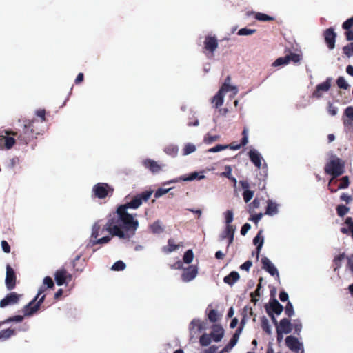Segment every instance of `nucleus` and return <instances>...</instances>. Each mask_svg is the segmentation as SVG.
Returning <instances> with one entry per match:
<instances>
[{
  "label": "nucleus",
  "instance_id": "33",
  "mask_svg": "<svg viewBox=\"0 0 353 353\" xmlns=\"http://www.w3.org/2000/svg\"><path fill=\"white\" fill-rule=\"evenodd\" d=\"M326 110L328 114L332 117L336 116L339 112L338 107L330 101L327 102Z\"/></svg>",
  "mask_w": 353,
  "mask_h": 353
},
{
  "label": "nucleus",
  "instance_id": "8",
  "mask_svg": "<svg viewBox=\"0 0 353 353\" xmlns=\"http://www.w3.org/2000/svg\"><path fill=\"white\" fill-rule=\"evenodd\" d=\"M332 78H327L325 81L318 84L312 94V97L316 99L322 98L324 94L329 91L332 85Z\"/></svg>",
  "mask_w": 353,
  "mask_h": 353
},
{
  "label": "nucleus",
  "instance_id": "59",
  "mask_svg": "<svg viewBox=\"0 0 353 353\" xmlns=\"http://www.w3.org/2000/svg\"><path fill=\"white\" fill-rule=\"evenodd\" d=\"M36 115L41 118V121L43 123L46 121V110L40 109L36 111Z\"/></svg>",
  "mask_w": 353,
  "mask_h": 353
},
{
  "label": "nucleus",
  "instance_id": "30",
  "mask_svg": "<svg viewBox=\"0 0 353 353\" xmlns=\"http://www.w3.org/2000/svg\"><path fill=\"white\" fill-rule=\"evenodd\" d=\"M15 334V330L8 328L0 331V340H6Z\"/></svg>",
  "mask_w": 353,
  "mask_h": 353
},
{
  "label": "nucleus",
  "instance_id": "26",
  "mask_svg": "<svg viewBox=\"0 0 353 353\" xmlns=\"http://www.w3.org/2000/svg\"><path fill=\"white\" fill-rule=\"evenodd\" d=\"M239 338V334L236 333L230 339L229 343L222 350V353L229 352L237 343Z\"/></svg>",
  "mask_w": 353,
  "mask_h": 353
},
{
  "label": "nucleus",
  "instance_id": "17",
  "mask_svg": "<svg viewBox=\"0 0 353 353\" xmlns=\"http://www.w3.org/2000/svg\"><path fill=\"white\" fill-rule=\"evenodd\" d=\"M343 122L346 128H351L353 125V107L349 106L345 110Z\"/></svg>",
  "mask_w": 353,
  "mask_h": 353
},
{
  "label": "nucleus",
  "instance_id": "36",
  "mask_svg": "<svg viewBox=\"0 0 353 353\" xmlns=\"http://www.w3.org/2000/svg\"><path fill=\"white\" fill-rule=\"evenodd\" d=\"M196 150V148L195 145L190 143H187L183 149V155H188L190 154H192L194 152H195Z\"/></svg>",
  "mask_w": 353,
  "mask_h": 353
},
{
  "label": "nucleus",
  "instance_id": "60",
  "mask_svg": "<svg viewBox=\"0 0 353 353\" xmlns=\"http://www.w3.org/2000/svg\"><path fill=\"white\" fill-rule=\"evenodd\" d=\"M1 244L2 250L4 252H6V253L10 252V246L9 245L8 243L6 241L3 240L1 243Z\"/></svg>",
  "mask_w": 353,
  "mask_h": 353
},
{
  "label": "nucleus",
  "instance_id": "37",
  "mask_svg": "<svg viewBox=\"0 0 353 353\" xmlns=\"http://www.w3.org/2000/svg\"><path fill=\"white\" fill-rule=\"evenodd\" d=\"M219 139V135H210V134H206L204 137L203 142L206 144H211L212 143L218 141Z\"/></svg>",
  "mask_w": 353,
  "mask_h": 353
},
{
  "label": "nucleus",
  "instance_id": "19",
  "mask_svg": "<svg viewBox=\"0 0 353 353\" xmlns=\"http://www.w3.org/2000/svg\"><path fill=\"white\" fill-rule=\"evenodd\" d=\"M226 90L225 86H221V89L219 90L217 94L212 98V103L214 104V107L218 108L221 107L224 101V90Z\"/></svg>",
  "mask_w": 353,
  "mask_h": 353
},
{
  "label": "nucleus",
  "instance_id": "45",
  "mask_svg": "<svg viewBox=\"0 0 353 353\" xmlns=\"http://www.w3.org/2000/svg\"><path fill=\"white\" fill-rule=\"evenodd\" d=\"M226 149H228V146H225V145H216L214 147L208 149L207 152L210 153H215Z\"/></svg>",
  "mask_w": 353,
  "mask_h": 353
},
{
  "label": "nucleus",
  "instance_id": "27",
  "mask_svg": "<svg viewBox=\"0 0 353 353\" xmlns=\"http://www.w3.org/2000/svg\"><path fill=\"white\" fill-rule=\"evenodd\" d=\"M261 234H262V231H259V233L257 234V235L254 237V239L253 240L254 245H256L257 246L256 247L257 256H259V254L260 253V251L262 248V246H263V242H264V239Z\"/></svg>",
  "mask_w": 353,
  "mask_h": 353
},
{
  "label": "nucleus",
  "instance_id": "20",
  "mask_svg": "<svg viewBox=\"0 0 353 353\" xmlns=\"http://www.w3.org/2000/svg\"><path fill=\"white\" fill-rule=\"evenodd\" d=\"M15 143V139L4 135H0V150L4 148L9 150L12 148Z\"/></svg>",
  "mask_w": 353,
  "mask_h": 353
},
{
  "label": "nucleus",
  "instance_id": "47",
  "mask_svg": "<svg viewBox=\"0 0 353 353\" xmlns=\"http://www.w3.org/2000/svg\"><path fill=\"white\" fill-rule=\"evenodd\" d=\"M336 210L339 216H343L349 212V208L340 205L337 207Z\"/></svg>",
  "mask_w": 353,
  "mask_h": 353
},
{
  "label": "nucleus",
  "instance_id": "35",
  "mask_svg": "<svg viewBox=\"0 0 353 353\" xmlns=\"http://www.w3.org/2000/svg\"><path fill=\"white\" fill-rule=\"evenodd\" d=\"M194 255L192 250H187L183 257V262L190 264L192 262Z\"/></svg>",
  "mask_w": 353,
  "mask_h": 353
},
{
  "label": "nucleus",
  "instance_id": "21",
  "mask_svg": "<svg viewBox=\"0 0 353 353\" xmlns=\"http://www.w3.org/2000/svg\"><path fill=\"white\" fill-rule=\"evenodd\" d=\"M336 34L332 29H328L325 33V41L330 49H333L335 46Z\"/></svg>",
  "mask_w": 353,
  "mask_h": 353
},
{
  "label": "nucleus",
  "instance_id": "51",
  "mask_svg": "<svg viewBox=\"0 0 353 353\" xmlns=\"http://www.w3.org/2000/svg\"><path fill=\"white\" fill-rule=\"evenodd\" d=\"M337 85L342 89H347L349 87L348 83H347L346 80L343 77H341L337 79Z\"/></svg>",
  "mask_w": 353,
  "mask_h": 353
},
{
  "label": "nucleus",
  "instance_id": "54",
  "mask_svg": "<svg viewBox=\"0 0 353 353\" xmlns=\"http://www.w3.org/2000/svg\"><path fill=\"white\" fill-rule=\"evenodd\" d=\"M143 165L148 168L152 172H154V161L146 159L143 161Z\"/></svg>",
  "mask_w": 353,
  "mask_h": 353
},
{
  "label": "nucleus",
  "instance_id": "5",
  "mask_svg": "<svg viewBox=\"0 0 353 353\" xmlns=\"http://www.w3.org/2000/svg\"><path fill=\"white\" fill-rule=\"evenodd\" d=\"M153 193L152 190L144 191L140 194H137L134 196L132 199L125 203V204L120 205L121 207H124L125 210H128L129 208L137 209L138 208L143 202H147Z\"/></svg>",
  "mask_w": 353,
  "mask_h": 353
},
{
  "label": "nucleus",
  "instance_id": "41",
  "mask_svg": "<svg viewBox=\"0 0 353 353\" xmlns=\"http://www.w3.org/2000/svg\"><path fill=\"white\" fill-rule=\"evenodd\" d=\"M225 172L221 174L222 176H224L229 179L232 180L235 183H236V179L232 176V168L230 165H226L225 167Z\"/></svg>",
  "mask_w": 353,
  "mask_h": 353
},
{
  "label": "nucleus",
  "instance_id": "43",
  "mask_svg": "<svg viewBox=\"0 0 353 353\" xmlns=\"http://www.w3.org/2000/svg\"><path fill=\"white\" fill-rule=\"evenodd\" d=\"M23 317L22 316L16 315V316L8 318L7 319H6L3 322H1L0 323V325L5 324V323H8L13 322V321L21 322L23 321Z\"/></svg>",
  "mask_w": 353,
  "mask_h": 353
},
{
  "label": "nucleus",
  "instance_id": "3",
  "mask_svg": "<svg viewBox=\"0 0 353 353\" xmlns=\"http://www.w3.org/2000/svg\"><path fill=\"white\" fill-rule=\"evenodd\" d=\"M48 289L46 286L42 285L38 291L37 296L33 300H32L28 304L24 306L23 312L26 316H31L34 314L40 308L41 305L43 303L46 295H42L45 291Z\"/></svg>",
  "mask_w": 353,
  "mask_h": 353
},
{
  "label": "nucleus",
  "instance_id": "40",
  "mask_svg": "<svg viewBox=\"0 0 353 353\" xmlns=\"http://www.w3.org/2000/svg\"><path fill=\"white\" fill-rule=\"evenodd\" d=\"M255 18L261 21H272L274 19L273 17L268 16L265 14L261 13V12H256L255 13Z\"/></svg>",
  "mask_w": 353,
  "mask_h": 353
},
{
  "label": "nucleus",
  "instance_id": "14",
  "mask_svg": "<svg viewBox=\"0 0 353 353\" xmlns=\"http://www.w3.org/2000/svg\"><path fill=\"white\" fill-rule=\"evenodd\" d=\"M72 276L68 274L65 269H61L56 271L54 274V279L58 285H62L65 283L67 279L71 280Z\"/></svg>",
  "mask_w": 353,
  "mask_h": 353
},
{
  "label": "nucleus",
  "instance_id": "6",
  "mask_svg": "<svg viewBox=\"0 0 353 353\" xmlns=\"http://www.w3.org/2000/svg\"><path fill=\"white\" fill-rule=\"evenodd\" d=\"M92 191L96 197L99 199H104L109 194L112 195L114 189L107 183H99L93 187Z\"/></svg>",
  "mask_w": 353,
  "mask_h": 353
},
{
  "label": "nucleus",
  "instance_id": "46",
  "mask_svg": "<svg viewBox=\"0 0 353 353\" xmlns=\"http://www.w3.org/2000/svg\"><path fill=\"white\" fill-rule=\"evenodd\" d=\"M349 183H350V181H349L348 176H345L341 179V183L339 185L338 189H339V190L345 189L349 186Z\"/></svg>",
  "mask_w": 353,
  "mask_h": 353
},
{
  "label": "nucleus",
  "instance_id": "10",
  "mask_svg": "<svg viewBox=\"0 0 353 353\" xmlns=\"http://www.w3.org/2000/svg\"><path fill=\"white\" fill-rule=\"evenodd\" d=\"M16 275L14 270L8 265L6 267V285L8 290H13L16 286Z\"/></svg>",
  "mask_w": 353,
  "mask_h": 353
},
{
  "label": "nucleus",
  "instance_id": "49",
  "mask_svg": "<svg viewBox=\"0 0 353 353\" xmlns=\"http://www.w3.org/2000/svg\"><path fill=\"white\" fill-rule=\"evenodd\" d=\"M243 199L245 203H248L254 196V192L246 190L243 194Z\"/></svg>",
  "mask_w": 353,
  "mask_h": 353
},
{
  "label": "nucleus",
  "instance_id": "16",
  "mask_svg": "<svg viewBox=\"0 0 353 353\" xmlns=\"http://www.w3.org/2000/svg\"><path fill=\"white\" fill-rule=\"evenodd\" d=\"M263 268L269 272L272 276H279V272L272 261L267 257L261 259Z\"/></svg>",
  "mask_w": 353,
  "mask_h": 353
},
{
  "label": "nucleus",
  "instance_id": "22",
  "mask_svg": "<svg viewBox=\"0 0 353 353\" xmlns=\"http://www.w3.org/2000/svg\"><path fill=\"white\" fill-rule=\"evenodd\" d=\"M218 46L217 39L214 37L208 36L205 41V48L211 52H214Z\"/></svg>",
  "mask_w": 353,
  "mask_h": 353
},
{
  "label": "nucleus",
  "instance_id": "31",
  "mask_svg": "<svg viewBox=\"0 0 353 353\" xmlns=\"http://www.w3.org/2000/svg\"><path fill=\"white\" fill-rule=\"evenodd\" d=\"M104 231H103V228H101L99 221L94 223L92 228L91 238L97 239L99 234L103 233Z\"/></svg>",
  "mask_w": 353,
  "mask_h": 353
},
{
  "label": "nucleus",
  "instance_id": "63",
  "mask_svg": "<svg viewBox=\"0 0 353 353\" xmlns=\"http://www.w3.org/2000/svg\"><path fill=\"white\" fill-rule=\"evenodd\" d=\"M19 162V159L18 157H13L9 160L8 166L11 168H13L18 164Z\"/></svg>",
  "mask_w": 353,
  "mask_h": 353
},
{
  "label": "nucleus",
  "instance_id": "39",
  "mask_svg": "<svg viewBox=\"0 0 353 353\" xmlns=\"http://www.w3.org/2000/svg\"><path fill=\"white\" fill-rule=\"evenodd\" d=\"M288 63V58L287 57V56H285L284 57H279L277 59H276L274 62L272 63V66L277 67L283 65H287Z\"/></svg>",
  "mask_w": 353,
  "mask_h": 353
},
{
  "label": "nucleus",
  "instance_id": "64",
  "mask_svg": "<svg viewBox=\"0 0 353 353\" xmlns=\"http://www.w3.org/2000/svg\"><path fill=\"white\" fill-rule=\"evenodd\" d=\"M347 226H350V234L353 237V221L351 218H347L345 222Z\"/></svg>",
  "mask_w": 353,
  "mask_h": 353
},
{
  "label": "nucleus",
  "instance_id": "18",
  "mask_svg": "<svg viewBox=\"0 0 353 353\" xmlns=\"http://www.w3.org/2000/svg\"><path fill=\"white\" fill-rule=\"evenodd\" d=\"M248 155L254 165L258 168H261L263 157L260 152L255 149H251L248 153Z\"/></svg>",
  "mask_w": 353,
  "mask_h": 353
},
{
  "label": "nucleus",
  "instance_id": "13",
  "mask_svg": "<svg viewBox=\"0 0 353 353\" xmlns=\"http://www.w3.org/2000/svg\"><path fill=\"white\" fill-rule=\"evenodd\" d=\"M277 334H278V340L280 339V336L281 334H288L292 331L291 323L290 321L287 319H283L281 320L279 323V327H277Z\"/></svg>",
  "mask_w": 353,
  "mask_h": 353
},
{
  "label": "nucleus",
  "instance_id": "58",
  "mask_svg": "<svg viewBox=\"0 0 353 353\" xmlns=\"http://www.w3.org/2000/svg\"><path fill=\"white\" fill-rule=\"evenodd\" d=\"M181 245H176L174 243L173 241H169L168 245V251L169 252H173L178 249Z\"/></svg>",
  "mask_w": 353,
  "mask_h": 353
},
{
  "label": "nucleus",
  "instance_id": "24",
  "mask_svg": "<svg viewBox=\"0 0 353 353\" xmlns=\"http://www.w3.org/2000/svg\"><path fill=\"white\" fill-rule=\"evenodd\" d=\"M278 205L271 200L268 201L265 214L269 216H274L278 214Z\"/></svg>",
  "mask_w": 353,
  "mask_h": 353
},
{
  "label": "nucleus",
  "instance_id": "29",
  "mask_svg": "<svg viewBox=\"0 0 353 353\" xmlns=\"http://www.w3.org/2000/svg\"><path fill=\"white\" fill-rule=\"evenodd\" d=\"M239 278V274L236 272H232L229 275L226 276L224 278V281L226 283L230 285H232L235 283Z\"/></svg>",
  "mask_w": 353,
  "mask_h": 353
},
{
  "label": "nucleus",
  "instance_id": "1",
  "mask_svg": "<svg viewBox=\"0 0 353 353\" xmlns=\"http://www.w3.org/2000/svg\"><path fill=\"white\" fill-rule=\"evenodd\" d=\"M138 227L136 214L128 213L124 207L119 205L115 212L109 214L103 231L106 230L112 236L129 240L135 234Z\"/></svg>",
  "mask_w": 353,
  "mask_h": 353
},
{
  "label": "nucleus",
  "instance_id": "50",
  "mask_svg": "<svg viewBox=\"0 0 353 353\" xmlns=\"http://www.w3.org/2000/svg\"><path fill=\"white\" fill-rule=\"evenodd\" d=\"M111 240L110 236H103L102 238H100L99 239L94 240L92 242V245H97V244H105L108 243Z\"/></svg>",
  "mask_w": 353,
  "mask_h": 353
},
{
  "label": "nucleus",
  "instance_id": "55",
  "mask_svg": "<svg viewBox=\"0 0 353 353\" xmlns=\"http://www.w3.org/2000/svg\"><path fill=\"white\" fill-rule=\"evenodd\" d=\"M285 314L289 316H292L294 314L293 305L290 302H288L285 307Z\"/></svg>",
  "mask_w": 353,
  "mask_h": 353
},
{
  "label": "nucleus",
  "instance_id": "28",
  "mask_svg": "<svg viewBox=\"0 0 353 353\" xmlns=\"http://www.w3.org/2000/svg\"><path fill=\"white\" fill-rule=\"evenodd\" d=\"M230 78L228 77L222 86L226 85V90H224L225 94L228 92H232V95L231 96V97H232L237 94L238 90L236 86L231 85L230 84Z\"/></svg>",
  "mask_w": 353,
  "mask_h": 353
},
{
  "label": "nucleus",
  "instance_id": "44",
  "mask_svg": "<svg viewBox=\"0 0 353 353\" xmlns=\"http://www.w3.org/2000/svg\"><path fill=\"white\" fill-rule=\"evenodd\" d=\"M256 32L255 29H249L246 28H241L239 30L238 34L240 36H248Z\"/></svg>",
  "mask_w": 353,
  "mask_h": 353
},
{
  "label": "nucleus",
  "instance_id": "15",
  "mask_svg": "<svg viewBox=\"0 0 353 353\" xmlns=\"http://www.w3.org/2000/svg\"><path fill=\"white\" fill-rule=\"evenodd\" d=\"M224 329L219 325H214L210 333L212 341L218 343L222 340L224 336Z\"/></svg>",
  "mask_w": 353,
  "mask_h": 353
},
{
  "label": "nucleus",
  "instance_id": "56",
  "mask_svg": "<svg viewBox=\"0 0 353 353\" xmlns=\"http://www.w3.org/2000/svg\"><path fill=\"white\" fill-rule=\"evenodd\" d=\"M171 189H172V188H159L158 190H156V198L157 197H160V196L165 194Z\"/></svg>",
  "mask_w": 353,
  "mask_h": 353
},
{
  "label": "nucleus",
  "instance_id": "23",
  "mask_svg": "<svg viewBox=\"0 0 353 353\" xmlns=\"http://www.w3.org/2000/svg\"><path fill=\"white\" fill-rule=\"evenodd\" d=\"M224 219H225V226H227V229H233L236 228L234 225L231 224V223L233 221L234 219V213L232 210H227L223 214Z\"/></svg>",
  "mask_w": 353,
  "mask_h": 353
},
{
  "label": "nucleus",
  "instance_id": "7",
  "mask_svg": "<svg viewBox=\"0 0 353 353\" xmlns=\"http://www.w3.org/2000/svg\"><path fill=\"white\" fill-rule=\"evenodd\" d=\"M207 323L199 319H193L189 325V330L191 337H196L202 331L205 330Z\"/></svg>",
  "mask_w": 353,
  "mask_h": 353
},
{
  "label": "nucleus",
  "instance_id": "52",
  "mask_svg": "<svg viewBox=\"0 0 353 353\" xmlns=\"http://www.w3.org/2000/svg\"><path fill=\"white\" fill-rule=\"evenodd\" d=\"M219 314L216 310H211L208 313V319L211 322H216L218 320Z\"/></svg>",
  "mask_w": 353,
  "mask_h": 353
},
{
  "label": "nucleus",
  "instance_id": "11",
  "mask_svg": "<svg viewBox=\"0 0 353 353\" xmlns=\"http://www.w3.org/2000/svg\"><path fill=\"white\" fill-rule=\"evenodd\" d=\"M20 299V295L16 292H10L8 294L5 298L0 301V307H5L8 305H14L18 303Z\"/></svg>",
  "mask_w": 353,
  "mask_h": 353
},
{
  "label": "nucleus",
  "instance_id": "9",
  "mask_svg": "<svg viewBox=\"0 0 353 353\" xmlns=\"http://www.w3.org/2000/svg\"><path fill=\"white\" fill-rule=\"evenodd\" d=\"M286 345L292 351L299 353L303 352V343H301L296 337L288 336L285 339Z\"/></svg>",
  "mask_w": 353,
  "mask_h": 353
},
{
  "label": "nucleus",
  "instance_id": "34",
  "mask_svg": "<svg viewBox=\"0 0 353 353\" xmlns=\"http://www.w3.org/2000/svg\"><path fill=\"white\" fill-rule=\"evenodd\" d=\"M212 339L211 337V335L206 334V333L201 335L200 337V339H199L200 344L202 346L209 345L210 344V343L212 342Z\"/></svg>",
  "mask_w": 353,
  "mask_h": 353
},
{
  "label": "nucleus",
  "instance_id": "48",
  "mask_svg": "<svg viewBox=\"0 0 353 353\" xmlns=\"http://www.w3.org/2000/svg\"><path fill=\"white\" fill-rule=\"evenodd\" d=\"M43 285L46 286L48 288H53L54 286V281L50 276H46L43 281Z\"/></svg>",
  "mask_w": 353,
  "mask_h": 353
},
{
  "label": "nucleus",
  "instance_id": "62",
  "mask_svg": "<svg viewBox=\"0 0 353 353\" xmlns=\"http://www.w3.org/2000/svg\"><path fill=\"white\" fill-rule=\"evenodd\" d=\"M353 26V17L347 19L343 24V28L345 30H349Z\"/></svg>",
  "mask_w": 353,
  "mask_h": 353
},
{
  "label": "nucleus",
  "instance_id": "57",
  "mask_svg": "<svg viewBox=\"0 0 353 353\" xmlns=\"http://www.w3.org/2000/svg\"><path fill=\"white\" fill-rule=\"evenodd\" d=\"M287 57L288 58V62L293 61L294 63H297L301 60V57L299 54H290V55H288Z\"/></svg>",
  "mask_w": 353,
  "mask_h": 353
},
{
  "label": "nucleus",
  "instance_id": "38",
  "mask_svg": "<svg viewBox=\"0 0 353 353\" xmlns=\"http://www.w3.org/2000/svg\"><path fill=\"white\" fill-rule=\"evenodd\" d=\"M178 150V147L174 145H169L165 149V151L168 154L173 157L177 154Z\"/></svg>",
  "mask_w": 353,
  "mask_h": 353
},
{
  "label": "nucleus",
  "instance_id": "12",
  "mask_svg": "<svg viewBox=\"0 0 353 353\" xmlns=\"http://www.w3.org/2000/svg\"><path fill=\"white\" fill-rule=\"evenodd\" d=\"M197 274V268L195 265H190L184 270L181 277L183 281L190 282L196 277Z\"/></svg>",
  "mask_w": 353,
  "mask_h": 353
},
{
  "label": "nucleus",
  "instance_id": "2",
  "mask_svg": "<svg viewBox=\"0 0 353 353\" xmlns=\"http://www.w3.org/2000/svg\"><path fill=\"white\" fill-rule=\"evenodd\" d=\"M325 172L332 175V179L330 180L328 185L334 181V179L337 177L345 172V163L341 159L336 156H333L330 158L327 162L325 168Z\"/></svg>",
  "mask_w": 353,
  "mask_h": 353
},
{
  "label": "nucleus",
  "instance_id": "4",
  "mask_svg": "<svg viewBox=\"0 0 353 353\" xmlns=\"http://www.w3.org/2000/svg\"><path fill=\"white\" fill-rule=\"evenodd\" d=\"M38 121L35 119L28 121L23 125V131L18 137L19 139L28 144L31 140L36 138L40 132L34 129V124Z\"/></svg>",
  "mask_w": 353,
  "mask_h": 353
},
{
  "label": "nucleus",
  "instance_id": "32",
  "mask_svg": "<svg viewBox=\"0 0 353 353\" xmlns=\"http://www.w3.org/2000/svg\"><path fill=\"white\" fill-rule=\"evenodd\" d=\"M270 308L277 315L281 314L283 310V306L278 302L277 300H274L270 303Z\"/></svg>",
  "mask_w": 353,
  "mask_h": 353
},
{
  "label": "nucleus",
  "instance_id": "53",
  "mask_svg": "<svg viewBox=\"0 0 353 353\" xmlns=\"http://www.w3.org/2000/svg\"><path fill=\"white\" fill-rule=\"evenodd\" d=\"M343 52L347 57L353 55V42L343 47Z\"/></svg>",
  "mask_w": 353,
  "mask_h": 353
},
{
  "label": "nucleus",
  "instance_id": "42",
  "mask_svg": "<svg viewBox=\"0 0 353 353\" xmlns=\"http://www.w3.org/2000/svg\"><path fill=\"white\" fill-rule=\"evenodd\" d=\"M125 267L126 265L125 263H123L122 261H117L113 264L112 270L114 271H122L125 268Z\"/></svg>",
  "mask_w": 353,
  "mask_h": 353
},
{
  "label": "nucleus",
  "instance_id": "25",
  "mask_svg": "<svg viewBox=\"0 0 353 353\" xmlns=\"http://www.w3.org/2000/svg\"><path fill=\"white\" fill-rule=\"evenodd\" d=\"M203 172V171L199 172H194L191 173L188 177H181L180 180L184 181H194L195 179L201 180L205 178Z\"/></svg>",
  "mask_w": 353,
  "mask_h": 353
},
{
  "label": "nucleus",
  "instance_id": "61",
  "mask_svg": "<svg viewBox=\"0 0 353 353\" xmlns=\"http://www.w3.org/2000/svg\"><path fill=\"white\" fill-rule=\"evenodd\" d=\"M235 230H236V228L227 229V232L229 234V236H228V238L229 239L228 245L231 244L234 240V234Z\"/></svg>",
  "mask_w": 353,
  "mask_h": 353
}]
</instances>
